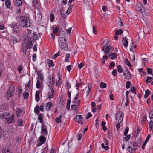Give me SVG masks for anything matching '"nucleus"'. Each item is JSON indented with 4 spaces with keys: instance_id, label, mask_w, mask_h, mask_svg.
I'll return each instance as SVG.
<instances>
[{
    "instance_id": "nucleus-1",
    "label": "nucleus",
    "mask_w": 153,
    "mask_h": 153,
    "mask_svg": "<svg viewBox=\"0 0 153 153\" xmlns=\"http://www.w3.org/2000/svg\"><path fill=\"white\" fill-rule=\"evenodd\" d=\"M66 39L65 37L62 36L60 34L59 35V44L60 48L65 51L68 50V46L67 45L66 42Z\"/></svg>"
},
{
    "instance_id": "nucleus-2",
    "label": "nucleus",
    "mask_w": 153,
    "mask_h": 153,
    "mask_svg": "<svg viewBox=\"0 0 153 153\" xmlns=\"http://www.w3.org/2000/svg\"><path fill=\"white\" fill-rule=\"evenodd\" d=\"M20 24L21 26L25 27H30L31 24L30 21L25 17H21L20 19Z\"/></svg>"
},
{
    "instance_id": "nucleus-3",
    "label": "nucleus",
    "mask_w": 153,
    "mask_h": 153,
    "mask_svg": "<svg viewBox=\"0 0 153 153\" xmlns=\"http://www.w3.org/2000/svg\"><path fill=\"white\" fill-rule=\"evenodd\" d=\"M31 39H30L28 44L24 43H23L22 45V49L23 53L25 54H26L27 50L28 49H31L32 48L33 46L32 42L31 41Z\"/></svg>"
},
{
    "instance_id": "nucleus-4",
    "label": "nucleus",
    "mask_w": 153,
    "mask_h": 153,
    "mask_svg": "<svg viewBox=\"0 0 153 153\" xmlns=\"http://www.w3.org/2000/svg\"><path fill=\"white\" fill-rule=\"evenodd\" d=\"M136 143L133 142L129 144L127 148L128 150L130 153H133L137 149L135 148Z\"/></svg>"
},
{
    "instance_id": "nucleus-5",
    "label": "nucleus",
    "mask_w": 153,
    "mask_h": 153,
    "mask_svg": "<svg viewBox=\"0 0 153 153\" xmlns=\"http://www.w3.org/2000/svg\"><path fill=\"white\" fill-rule=\"evenodd\" d=\"M124 117L123 113L121 111L115 114L116 120L118 122H121L123 120Z\"/></svg>"
},
{
    "instance_id": "nucleus-6",
    "label": "nucleus",
    "mask_w": 153,
    "mask_h": 153,
    "mask_svg": "<svg viewBox=\"0 0 153 153\" xmlns=\"http://www.w3.org/2000/svg\"><path fill=\"white\" fill-rule=\"evenodd\" d=\"M15 90L13 87H10L6 93L7 98L8 99L13 95Z\"/></svg>"
},
{
    "instance_id": "nucleus-7",
    "label": "nucleus",
    "mask_w": 153,
    "mask_h": 153,
    "mask_svg": "<svg viewBox=\"0 0 153 153\" xmlns=\"http://www.w3.org/2000/svg\"><path fill=\"white\" fill-rule=\"evenodd\" d=\"M112 48L111 46H110L108 44H107L106 45H104L103 48L102 49V51H104V53L106 54L109 53L110 52V50Z\"/></svg>"
},
{
    "instance_id": "nucleus-8",
    "label": "nucleus",
    "mask_w": 153,
    "mask_h": 153,
    "mask_svg": "<svg viewBox=\"0 0 153 153\" xmlns=\"http://www.w3.org/2000/svg\"><path fill=\"white\" fill-rule=\"evenodd\" d=\"M41 133L42 134L45 136H46L48 134L47 126L45 124H42Z\"/></svg>"
},
{
    "instance_id": "nucleus-9",
    "label": "nucleus",
    "mask_w": 153,
    "mask_h": 153,
    "mask_svg": "<svg viewBox=\"0 0 153 153\" xmlns=\"http://www.w3.org/2000/svg\"><path fill=\"white\" fill-rule=\"evenodd\" d=\"M55 82V79L54 77H52L51 79V78L50 79V82L48 85L49 89H51V88L53 89V86Z\"/></svg>"
},
{
    "instance_id": "nucleus-10",
    "label": "nucleus",
    "mask_w": 153,
    "mask_h": 153,
    "mask_svg": "<svg viewBox=\"0 0 153 153\" xmlns=\"http://www.w3.org/2000/svg\"><path fill=\"white\" fill-rule=\"evenodd\" d=\"M75 120L77 122L79 123L80 124L83 123V118L82 116L80 115H77L75 117Z\"/></svg>"
},
{
    "instance_id": "nucleus-11",
    "label": "nucleus",
    "mask_w": 153,
    "mask_h": 153,
    "mask_svg": "<svg viewBox=\"0 0 153 153\" xmlns=\"http://www.w3.org/2000/svg\"><path fill=\"white\" fill-rule=\"evenodd\" d=\"M49 89H50V91H49L48 94V98L51 99L53 98L55 95V91L52 88Z\"/></svg>"
},
{
    "instance_id": "nucleus-12",
    "label": "nucleus",
    "mask_w": 153,
    "mask_h": 153,
    "mask_svg": "<svg viewBox=\"0 0 153 153\" xmlns=\"http://www.w3.org/2000/svg\"><path fill=\"white\" fill-rule=\"evenodd\" d=\"M138 6L137 9L138 12L141 13L145 11V8L142 3L139 4Z\"/></svg>"
},
{
    "instance_id": "nucleus-13",
    "label": "nucleus",
    "mask_w": 153,
    "mask_h": 153,
    "mask_svg": "<svg viewBox=\"0 0 153 153\" xmlns=\"http://www.w3.org/2000/svg\"><path fill=\"white\" fill-rule=\"evenodd\" d=\"M24 109L23 108H17L16 110V116L17 117H20L21 115V114L22 113Z\"/></svg>"
},
{
    "instance_id": "nucleus-14",
    "label": "nucleus",
    "mask_w": 153,
    "mask_h": 153,
    "mask_svg": "<svg viewBox=\"0 0 153 153\" xmlns=\"http://www.w3.org/2000/svg\"><path fill=\"white\" fill-rule=\"evenodd\" d=\"M9 116V114L7 112H2L0 114V117L2 119H7Z\"/></svg>"
},
{
    "instance_id": "nucleus-15",
    "label": "nucleus",
    "mask_w": 153,
    "mask_h": 153,
    "mask_svg": "<svg viewBox=\"0 0 153 153\" xmlns=\"http://www.w3.org/2000/svg\"><path fill=\"white\" fill-rule=\"evenodd\" d=\"M14 115L13 114H12L11 116L9 118H8L7 121L8 123H12L15 122Z\"/></svg>"
},
{
    "instance_id": "nucleus-16",
    "label": "nucleus",
    "mask_w": 153,
    "mask_h": 153,
    "mask_svg": "<svg viewBox=\"0 0 153 153\" xmlns=\"http://www.w3.org/2000/svg\"><path fill=\"white\" fill-rule=\"evenodd\" d=\"M33 4L34 7L38 9H40V6L37 0H33Z\"/></svg>"
},
{
    "instance_id": "nucleus-17",
    "label": "nucleus",
    "mask_w": 153,
    "mask_h": 153,
    "mask_svg": "<svg viewBox=\"0 0 153 153\" xmlns=\"http://www.w3.org/2000/svg\"><path fill=\"white\" fill-rule=\"evenodd\" d=\"M126 72L123 73V75L125 76V78L126 79H129L131 78V75L128 70Z\"/></svg>"
},
{
    "instance_id": "nucleus-18",
    "label": "nucleus",
    "mask_w": 153,
    "mask_h": 153,
    "mask_svg": "<svg viewBox=\"0 0 153 153\" xmlns=\"http://www.w3.org/2000/svg\"><path fill=\"white\" fill-rule=\"evenodd\" d=\"M122 42L123 46L125 48H126L127 47L128 44V42L127 39L125 38H123Z\"/></svg>"
},
{
    "instance_id": "nucleus-19",
    "label": "nucleus",
    "mask_w": 153,
    "mask_h": 153,
    "mask_svg": "<svg viewBox=\"0 0 153 153\" xmlns=\"http://www.w3.org/2000/svg\"><path fill=\"white\" fill-rule=\"evenodd\" d=\"M46 138L42 135H41L39 138V140L43 144L44 143L46 142Z\"/></svg>"
},
{
    "instance_id": "nucleus-20",
    "label": "nucleus",
    "mask_w": 153,
    "mask_h": 153,
    "mask_svg": "<svg viewBox=\"0 0 153 153\" xmlns=\"http://www.w3.org/2000/svg\"><path fill=\"white\" fill-rule=\"evenodd\" d=\"M62 116L61 115L57 117L55 119V122L57 123H61V118Z\"/></svg>"
},
{
    "instance_id": "nucleus-21",
    "label": "nucleus",
    "mask_w": 153,
    "mask_h": 153,
    "mask_svg": "<svg viewBox=\"0 0 153 153\" xmlns=\"http://www.w3.org/2000/svg\"><path fill=\"white\" fill-rule=\"evenodd\" d=\"M46 109L48 111L52 107V104L51 102H48L46 104Z\"/></svg>"
},
{
    "instance_id": "nucleus-22",
    "label": "nucleus",
    "mask_w": 153,
    "mask_h": 153,
    "mask_svg": "<svg viewBox=\"0 0 153 153\" xmlns=\"http://www.w3.org/2000/svg\"><path fill=\"white\" fill-rule=\"evenodd\" d=\"M59 80L56 82V85L58 86L59 87L61 85V84L62 82V81H61V78L60 76V74L58 73V74Z\"/></svg>"
},
{
    "instance_id": "nucleus-23",
    "label": "nucleus",
    "mask_w": 153,
    "mask_h": 153,
    "mask_svg": "<svg viewBox=\"0 0 153 153\" xmlns=\"http://www.w3.org/2000/svg\"><path fill=\"white\" fill-rule=\"evenodd\" d=\"M71 109L73 110H78L79 108V105H72L71 106Z\"/></svg>"
},
{
    "instance_id": "nucleus-24",
    "label": "nucleus",
    "mask_w": 153,
    "mask_h": 153,
    "mask_svg": "<svg viewBox=\"0 0 153 153\" xmlns=\"http://www.w3.org/2000/svg\"><path fill=\"white\" fill-rule=\"evenodd\" d=\"M40 92V91H37L36 92L35 95V99L37 101H39V94Z\"/></svg>"
},
{
    "instance_id": "nucleus-25",
    "label": "nucleus",
    "mask_w": 153,
    "mask_h": 153,
    "mask_svg": "<svg viewBox=\"0 0 153 153\" xmlns=\"http://www.w3.org/2000/svg\"><path fill=\"white\" fill-rule=\"evenodd\" d=\"M17 124L19 126H23V124L22 120L21 119L19 118L17 120Z\"/></svg>"
},
{
    "instance_id": "nucleus-26",
    "label": "nucleus",
    "mask_w": 153,
    "mask_h": 153,
    "mask_svg": "<svg viewBox=\"0 0 153 153\" xmlns=\"http://www.w3.org/2000/svg\"><path fill=\"white\" fill-rule=\"evenodd\" d=\"M38 76V78H37V80H39L40 82H42L43 78V75L40 73H39Z\"/></svg>"
},
{
    "instance_id": "nucleus-27",
    "label": "nucleus",
    "mask_w": 153,
    "mask_h": 153,
    "mask_svg": "<svg viewBox=\"0 0 153 153\" xmlns=\"http://www.w3.org/2000/svg\"><path fill=\"white\" fill-rule=\"evenodd\" d=\"M5 5L7 8H9L10 7L11 5V1L9 0H6L5 1Z\"/></svg>"
},
{
    "instance_id": "nucleus-28",
    "label": "nucleus",
    "mask_w": 153,
    "mask_h": 153,
    "mask_svg": "<svg viewBox=\"0 0 153 153\" xmlns=\"http://www.w3.org/2000/svg\"><path fill=\"white\" fill-rule=\"evenodd\" d=\"M15 4L18 6H19L22 5V2L20 0H16L14 2Z\"/></svg>"
},
{
    "instance_id": "nucleus-29",
    "label": "nucleus",
    "mask_w": 153,
    "mask_h": 153,
    "mask_svg": "<svg viewBox=\"0 0 153 153\" xmlns=\"http://www.w3.org/2000/svg\"><path fill=\"white\" fill-rule=\"evenodd\" d=\"M69 5L70 6L68 8L66 12V14H67V15L69 14L71 12V9L73 7V5Z\"/></svg>"
},
{
    "instance_id": "nucleus-30",
    "label": "nucleus",
    "mask_w": 153,
    "mask_h": 153,
    "mask_svg": "<svg viewBox=\"0 0 153 153\" xmlns=\"http://www.w3.org/2000/svg\"><path fill=\"white\" fill-rule=\"evenodd\" d=\"M20 27L18 25V26L17 25H16L15 28L13 29V30L14 32H16V33L19 32L20 30Z\"/></svg>"
},
{
    "instance_id": "nucleus-31",
    "label": "nucleus",
    "mask_w": 153,
    "mask_h": 153,
    "mask_svg": "<svg viewBox=\"0 0 153 153\" xmlns=\"http://www.w3.org/2000/svg\"><path fill=\"white\" fill-rule=\"evenodd\" d=\"M43 114L42 113H40L39 114V115L38 116V119L39 120V122L40 123H42V124H43L42 123L43 120H42V117H43Z\"/></svg>"
},
{
    "instance_id": "nucleus-32",
    "label": "nucleus",
    "mask_w": 153,
    "mask_h": 153,
    "mask_svg": "<svg viewBox=\"0 0 153 153\" xmlns=\"http://www.w3.org/2000/svg\"><path fill=\"white\" fill-rule=\"evenodd\" d=\"M109 56H110L111 59H113L117 57V55L115 53H113L112 54H109Z\"/></svg>"
},
{
    "instance_id": "nucleus-33",
    "label": "nucleus",
    "mask_w": 153,
    "mask_h": 153,
    "mask_svg": "<svg viewBox=\"0 0 153 153\" xmlns=\"http://www.w3.org/2000/svg\"><path fill=\"white\" fill-rule=\"evenodd\" d=\"M39 106H36L34 109V112L35 113L38 114L39 113Z\"/></svg>"
},
{
    "instance_id": "nucleus-34",
    "label": "nucleus",
    "mask_w": 153,
    "mask_h": 153,
    "mask_svg": "<svg viewBox=\"0 0 153 153\" xmlns=\"http://www.w3.org/2000/svg\"><path fill=\"white\" fill-rule=\"evenodd\" d=\"M150 94V91L149 90H146L145 91V94L144 96L145 98H146Z\"/></svg>"
},
{
    "instance_id": "nucleus-35",
    "label": "nucleus",
    "mask_w": 153,
    "mask_h": 153,
    "mask_svg": "<svg viewBox=\"0 0 153 153\" xmlns=\"http://www.w3.org/2000/svg\"><path fill=\"white\" fill-rule=\"evenodd\" d=\"M123 30L120 29L116 31L115 34L116 35H121L123 33Z\"/></svg>"
},
{
    "instance_id": "nucleus-36",
    "label": "nucleus",
    "mask_w": 153,
    "mask_h": 153,
    "mask_svg": "<svg viewBox=\"0 0 153 153\" xmlns=\"http://www.w3.org/2000/svg\"><path fill=\"white\" fill-rule=\"evenodd\" d=\"M54 16L53 14L51 13L50 16V21L51 22H53L54 19Z\"/></svg>"
},
{
    "instance_id": "nucleus-37",
    "label": "nucleus",
    "mask_w": 153,
    "mask_h": 153,
    "mask_svg": "<svg viewBox=\"0 0 153 153\" xmlns=\"http://www.w3.org/2000/svg\"><path fill=\"white\" fill-rule=\"evenodd\" d=\"M118 71L119 73H122L123 71V69L121 65H119L117 66Z\"/></svg>"
},
{
    "instance_id": "nucleus-38",
    "label": "nucleus",
    "mask_w": 153,
    "mask_h": 153,
    "mask_svg": "<svg viewBox=\"0 0 153 153\" xmlns=\"http://www.w3.org/2000/svg\"><path fill=\"white\" fill-rule=\"evenodd\" d=\"M33 39L35 40H37L38 39V36L36 34V32L33 33Z\"/></svg>"
},
{
    "instance_id": "nucleus-39",
    "label": "nucleus",
    "mask_w": 153,
    "mask_h": 153,
    "mask_svg": "<svg viewBox=\"0 0 153 153\" xmlns=\"http://www.w3.org/2000/svg\"><path fill=\"white\" fill-rule=\"evenodd\" d=\"M48 64L49 66L53 67L54 65V64L53 63V61L52 60H49Z\"/></svg>"
},
{
    "instance_id": "nucleus-40",
    "label": "nucleus",
    "mask_w": 153,
    "mask_h": 153,
    "mask_svg": "<svg viewBox=\"0 0 153 153\" xmlns=\"http://www.w3.org/2000/svg\"><path fill=\"white\" fill-rule=\"evenodd\" d=\"M29 94L28 92H25L23 94L24 97V98L25 99L28 98L29 96Z\"/></svg>"
},
{
    "instance_id": "nucleus-41",
    "label": "nucleus",
    "mask_w": 153,
    "mask_h": 153,
    "mask_svg": "<svg viewBox=\"0 0 153 153\" xmlns=\"http://www.w3.org/2000/svg\"><path fill=\"white\" fill-rule=\"evenodd\" d=\"M149 125L151 130L153 131V130H152V128L153 129V122L152 121H150L149 122Z\"/></svg>"
},
{
    "instance_id": "nucleus-42",
    "label": "nucleus",
    "mask_w": 153,
    "mask_h": 153,
    "mask_svg": "<svg viewBox=\"0 0 153 153\" xmlns=\"http://www.w3.org/2000/svg\"><path fill=\"white\" fill-rule=\"evenodd\" d=\"M63 11L61 10L60 11V13L61 15L62 16V18L64 19H65L66 17V15L65 13H63Z\"/></svg>"
},
{
    "instance_id": "nucleus-43",
    "label": "nucleus",
    "mask_w": 153,
    "mask_h": 153,
    "mask_svg": "<svg viewBox=\"0 0 153 153\" xmlns=\"http://www.w3.org/2000/svg\"><path fill=\"white\" fill-rule=\"evenodd\" d=\"M130 137L131 135L130 134H128L127 135L126 137H125L124 138L123 140L125 141H127L129 140Z\"/></svg>"
},
{
    "instance_id": "nucleus-44",
    "label": "nucleus",
    "mask_w": 153,
    "mask_h": 153,
    "mask_svg": "<svg viewBox=\"0 0 153 153\" xmlns=\"http://www.w3.org/2000/svg\"><path fill=\"white\" fill-rule=\"evenodd\" d=\"M152 79V77L148 76L147 78V79L146 81V83H149L151 82V81Z\"/></svg>"
},
{
    "instance_id": "nucleus-45",
    "label": "nucleus",
    "mask_w": 153,
    "mask_h": 153,
    "mask_svg": "<svg viewBox=\"0 0 153 153\" xmlns=\"http://www.w3.org/2000/svg\"><path fill=\"white\" fill-rule=\"evenodd\" d=\"M131 85V82L129 81H127L126 83V88H129Z\"/></svg>"
},
{
    "instance_id": "nucleus-46",
    "label": "nucleus",
    "mask_w": 153,
    "mask_h": 153,
    "mask_svg": "<svg viewBox=\"0 0 153 153\" xmlns=\"http://www.w3.org/2000/svg\"><path fill=\"white\" fill-rule=\"evenodd\" d=\"M30 85L28 84H27L25 85V90L26 91H29L30 90Z\"/></svg>"
},
{
    "instance_id": "nucleus-47",
    "label": "nucleus",
    "mask_w": 153,
    "mask_h": 153,
    "mask_svg": "<svg viewBox=\"0 0 153 153\" xmlns=\"http://www.w3.org/2000/svg\"><path fill=\"white\" fill-rule=\"evenodd\" d=\"M100 87L101 88H105L106 87V84L104 82H102L101 83Z\"/></svg>"
},
{
    "instance_id": "nucleus-48",
    "label": "nucleus",
    "mask_w": 153,
    "mask_h": 153,
    "mask_svg": "<svg viewBox=\"0 0 153 153\" xmlns=\"http://www.w3.org/2000/svg\"><path fill=\"white\" fill-rule=\"evenodd\" d=\"M40 82L39 80H37L36 83V88H39L40 87V82Z\"/></svg>"
},
{
    "instance_id": "nucleus-49",
    "label": "nucleus",
    "mask_w": 153,
    "mask_h": 153,
    "mask_svg": "<svg viewBox=\"0 0 153 153\" xmlns=\"http://www.w3.org/2000/svg\"><path fill=\"white\" fill-rule=\"evenodd\" d=\"M128 131L129 128L128 127L126 128L124 133V135L125 136H126L127 135Z\"/></svg>"
},
{
    "instance_id": "nucleus-50",
    "label": "nucleus",
    "mask_w": 153,
    "mask_h": 153,
    "mask_svg": "<svg viewBox=\"0 0 153 153\" xmlns=\"http://www.w3.org/2000/svg\"><path fill=\"white\" fill-rule=\"evenodd\" d=\"M136 88L134 86L132 87L131 88V91L134 94L136 93Z\"/></svg>"
},
{
    "instance_id": "nucleus-51",
    "label": "nucleus",
    "mask_w": 153,
    "mask_h": 153,
    "mask_svg": "<svg viewBox=\"0 0 153 153\" xmlns=\"http://www.w3.org/2000/svg\"><path fill=\"white\" fill-rule=\"evenodd\" d=\"M101 146L102 148H104L106 150H107L109 149V147L107 146H105L104 143H102L101 144Z\"/></svg>"
},
{
    "instance_id": "nucleus-52",
    "label": "nucleus",
    "mask_w": 153,
    "mask_h": 153,
    "mask_svg": "<svg viewBox=\"0 0 153 153\" xmlns=\"http://www.w3.org/2000/svg\"><path fill=\"white\" fill-rule=\"evenodd\" d=\"M125 62L126 64L128 66L130 67L131 66V64L129 62L128 59L126 58L125 59Z\"/></svg>"
},
{
    "instance_id": "nucleus-53",
    "label": "nucleus",
    "mask_w": 153,
    "mask_h": 153,
    "mask_svg": "<svg viewBox=\"0 0 153 153\" xmlns=\"http://www.w3.org/2000/svg\"><path fill=\"white\" fill-rule=\"evenodd\" d=\"M70 55L69 54H67L66 57L65 58V61L67 62H69V59L70 57Z\"/></svg>"
},
{
    "instance_id": "nucleus-54",
    "label": "nucleus",
    "mask_w": 153,
    "mask_h": 153,
    "mask_svg": "<svg viewBox=\"0 0 153 153\" xmlns=\"http://www.w3.org/2000/svg\"><path fill=\"white\" fill-rule=\"evenodd\" d=\"M16 25H17L16 23L14 22H13L10 24V26L12 28H13V29L15 28Z\"/></svg>"
},
{
    "instance_id": "nucleus-55",
    "label": "nucleus",
    "mask_w": 153,
    "mask_h": 153,
    "mask_svg": "<svg viewBox=\"0 0 153 153\" xmlns=\"http://www.w3.org/2000/svg\"><path fill=\"white\" fill-rule=\"evenodd\" d=\"M33 62H35L36 60V53H34L33 55Z\"/></svg>"
},
{
    "instance_id": "nucleus-56",
    "label": "nucleus",
    "mask_w": 153,
    "mask_h": 153,
    "mask_svg": "<svg viewBox=\"0 0 153 153\" xmlns=\"http://www.w3.org/2000/svg\"><path fill=\"white\" fill-rule=\"evenodd\" d=\"M150 118H153V110L151 111L149 114Z\"/></svg>"
},
{
    "instance_id": "nucleus-57",
    "label": "nucleus",
    "mask_w": 153,
    "mask_h": 153,
    "mask_svg": "<svg viewBox=\"0 0 153 153\" xmlns=\"http://www.w3.org/2000/svg\"><path fill=\"white\" fill-rule=\"evenodd\" d=\"M60 52H58L57 53L55 54L53 56V57L55 59H56L58 56L60 55Z\"/></svg>"
},
{
    "instance_id": "nucleus-58",
    "label": "nucleus",
    "mask_w": 153,
    "mask_h": 153,
    "mask_svg": "<svg viewBox=\"0 0 153 153\" xmlns=\"http://www.w3.org/2000/svg\"><path fill=\"white\" fill-rule=\"evenodd\" d=\"M152 70L150 68H147V72L148 74H151L152 72Z\"/></svg>"
},
{
    "instance_id": "nucleus-59",
    "label": "nucleus",
    "mask_w": 153,
    "mask_h": 153,
    "mask_svg": "<svg viewBox=\"0 0 153 153\" xmlns=\"http://www.w3.org/2000/svg\"><path fill=\"white\" fill-rule=\"evenodd\" d=\"M13 43H16L17 42V40L16 37H13L12 39Z\"/></svg>"
},
{
    "instance_id": "nucleus-60",
    "label": "nucleus",
    "mask_w": 153,
    "mask_h": 153,
    "mask_svg": "<svg viewBox=\"0 0 153 153\" xmlns=\"http://www.w3.org/2000/svg\"><path fill=\"white\" fill-rule=\"evenodd\" d=\"M120 122H118L116 125V128L118 131H119V129L120 128Z\"/></svg>"
},
{
    "instance_id": "nucleus-61",
    "label": "nucleus",
    "mask_w": 153,
    "mask_h": 153,
    "mask_svg": "<svg viewBox=\"0 0 153 153\" xmlns=\"http://www.w3.org/2000/svg\"><path fill=\"white\" fill-rule=\"evenodd\" d=\"M130 91H126V99L128 100V94L129 93Z\"/></svg>"
},
{
    "instance_id": "nucleus-62",
    "label": "nucleus",
    "mask_w": 153,
    "mask_h": 153,
    "mask_svg": "<svg viewBox=\"0 0 153 153\" xmlns=\"http://www.w3.org/2000/svg\"><path fill=\"white\" fill-rule=\"evenodd\" d=\"M93 32L94 34H97V31L96 29V27L94 26L93 27Z\"/></svg>"
},
{
    "instance_id": "nucleus-63",
    "label": "nucleus",
    "mask_w": 153,
    "mask_h": 153,
    "mask_svg": "<svg viewBox=\"0 0 153 153\" xmlns=\"http://www.w3.org/2000/svg\"><path fill=\"white\" fill-rule=\"evenodd\" d=\"M117 72L116 70H114L112 72V74L114 76H115L117 74Z\"/></svg>"
},
{
    "instance_id": "nucleus-64",
    "label": "nucleus",
    "mask_w": 153,
    "mask_h": 153,
    "mask_svg": "<svg viewBox=\"0 0 153 153\" xmlns=\"http://www.w3.org/2000/svg\"><path fill=\"white\" fill-rule=\"evenodd\" d=\"M56 151L53 148L51 149L50 153H56Z\"/></svg>"
}]
</instances>
